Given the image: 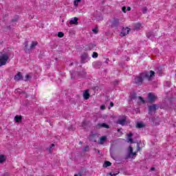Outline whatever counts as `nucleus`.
Masks as SVG:
<instances>
[{
	"label": "nucleus",
	"instance_id": "f257e3e1",
	"mask_svg": "<svg viewBox=\"0 0 176 176\" xmlns=\"http://www.w3.org/2000/svg\"><path fill=\"white\" fill-rule=\"evenodd\" d=\"M155 76V72L151 70L150 72H144L140 74V76L135 78V82L136 85H142L144 79L147 80H152V78Z\"/></svg>",
	"mask_w": 176,
	"mask_h": 176
},
{
	"label": "nucleus",
	"instance_id": "f03ea898",
	"mask_svg": "<svg viewBox=\"0 0 176 176\" xmlns=\"http://www.w3.org/2000/svg\"><path fill=\"white\" fill-rule=\"evenodd\" d=\"M8 60L9 55H8V54H1L0 56V67H2V65H6Z\"/></svg>",
	"mask_w": 176,
	"mask_h": 176
},
{
	"label": "nucleus",
	"instance_id": "7ed1b4c3",
	"mask_svg": "<svg viewBox=\"0 0 176 176\" xmlns=\"http://www.w3.org/2000/svg\"><path fill=\"white\" fill-rule=\"evenodd\" d=\"M157 109H159V106L157 104H153L148 107V113L152 115V113L156 112Z\"/></svg>",
	"mask_w": 176,
	"mask_h": 176
},
{
	"label": "nucleus",
	"instance_id": "20e7f679",
	"mask_svg": "<svg viewBox=\"0 0 176 176\" xmlns=\"http://www.w3.org/2000/svg\"><path fill=\"white\" fill-rule=\"evenodd\" d=\"M129 32H130V28H123L120 34V36H126V35H129Z\"/></svg>",
	"mask_w": 176,
	"mask_h": 176
},
{
	"label": "nucleus",
	"instance_id": "39448f33",
	"mask_svg": "<svg viewBox=\"0 0 176 176\" xmlns=\"http://www.w3.org/2000/svg\"><path fill=\"white\" fill-rule=\"evenodd\" d=\"M118 124H121V126H124L126 124V116H122V119H119L117 121Z\"/></svg>",
	"mask_w": 176,
	"mask_h": 176
},
{
	"label": "nucleus",
	"instance_id": "423d86ee",
	"mask_svg": "<svg viewBox=\"0 0 176 176\" xmlns=\"http://www.w3.org/2000/svg\"><path fill=\"white\" fill-rule=\"evenodd\" d=\"M156 98H157V96H156L154 94H152V93L148 94V100L151 102H153V101H155Z\"/></svg>",
	"mask_w": 176,
	"mask_h": 176
},
{
	"label": "nucleus",
	"instance_id": "0eeeda50",
	"mask_svg": "<svg viewBox=\"0 0 176 176\" xmlns=\"http://www.w3.org/2000/svg\"><path fill=\"white\" fill-rule=\"evenodd\" d=\"M87 58H89V55L87 54V53H84L81 56V63H82V64H84L85 63H86V60H87Z\"/></svg>",
	"mask_w": 176,
	"mask_h": 176
},
{
	"label": "nucleus",
	"instance_id": "6e6552de",
	"mask_svg": "<svg viewBox=\"0 0 176 176\" xmlns=\"http://www.w3.org/2000/svg\"><path fill=\"white\" fill-rule=\"evenodd\" d=\"M14 79L16 82H18V80H23V76L21 75V73L19 72L16 75H15Z\"/></svg>",
	"mask_w": 176,
	"mask_h": 176
},
{
	"label": "nucleus",
	"instance_id": "1a4fd4ad",
	"mask_svg": "<svg viewBox=\"0 0 176 176\" xmlns=\"http://www.w3.org/2000/svg\"><path fill=\"white\" fill-rule=\"evenodd\" d=\"M128 151L129 152V157H133V156L137 155V153H133V147H131V146L129 147Z\"/></svg>",
	"mask_w": 176,
	"mask_h": 176
},
{
	"label": "nucleus",
	"instance_id": "9d476101",
	"mask_svg": "<svg viewBox=\"0 0 176 176\" xmlns=\"http://www.w3.org/2000/svg\"><path fill=\"white\" fill-rule=\"evenodd\" d=\"M85 100H89L90 98V94L89 93V89H86L82 94Z\"/></svg>",
	"mask_w": 176,
	"mask_h": 176
},
{
	"label": "nucleus",
	"instance_id": "9b49d317",
	"mask_svg": "<svg viewBox=\"0 0 176 176\" xmlns=\"http://www.w3.org/2000/svg\"><path fill=\"white\" fill-rule=\"evenodd\" d=\"M111 27L114 28H118V27H119V21L118 19H115L114 21H113L111 23Z\"/></svg>",
	"mask_w": 176,
	"mask_h": 176
},
{
	"label": "nucleus",
	"instance_id": "f8f14e48",
	"mask_svg": "<svg viewBox=\"0 0 176 176\" xmlns=\"http://www.w3.org/2000/svg\"><path fill=\"white\" fill-rule=\"evenodd\" d=\"M69 24L70 25L78 24V18L77 17L72 18L69 21Z\"/></svg>",
	"mask_w": 176,
	"mask_h": 176
},
{
	"label": "nucleus",
	"instance_id": "ddd939ff",
	"mask_svg": "<svg viewBox=\"0 0 176 176\" xmlns=\"http://www.w3.org/2000/svg\"><path fill=\"white\" fill-rule=\"evenodd\" d=\"M98 127H104V129H109V125L107 124V123L103 122L102 124H98Z\"/></svg>",
	"mask_w": 176,
	"mask_h": 176
},
{
	"label": "nucleus",
	"instance_id": "4468645a",
	"mask_svg": "<svg viewBox=\"0 0 176 176\" xmlns=\"http://www.w3.org/2000/svg\"><path fill=\"white\" fill-rule=\"evenodd\" d=\"M106 140H107V136H102V138H100V141L98 142V144H100L101 145H102V144H104Z\"/></svg>",
	"mask_w": 176,
	"mask_h": 176
},
{
	"label": "nucleus",
	"instance_id": "2eb2a0df",
	"mask_svg": "<svg viewBox=\"0 0 176 176\" xmlns=\"http://www.w3.org/2000/svg\"><path fill=\"white\" fill-rule=\"evenodd\" d=\"M38 45V41H32L30 49H35V46Z\"/></svg>",
	"mask_w": 176,
	"mask_h": 176
},
{
	"label": "nucleus",
	"instance_id": "dca6fc26",
	"mask_svg": "<svg viewBox=\"0 0 176 176\" xmlns=\"http://www.w3.org/2000/svg\"><path fill=\"white\" fill-rule=\"evenodd\" d=\"M21 119H22L21 116H16L14 117V120H15V122H16V123H19V122H21Z\"/></svg>",
	"mask_w": 176,
	"mask_h": 176
},
{
	"label": "nucleus",
	"instance_id": "f3484780",
	"mask_svg": "<svg viewBox=\"0 0 176 176\" xmlns=\"http://www.w3.org/2000/svg\"><path fill=\"white\" fill-rule=\"evenodd\" d=\"M127 135H128V142H131V144H133V139H131V137H133V133H129Z\"/></svg>",
	"mask_w": 176,
	"mask_h": 176
},
{
	"label": "nucleus",
	"instance_id": "a211bd4d",
	"mask_svg": "<svg viewBox=\"0 0 176 176\" xmlns=\"http://www.w3.org/2000/svg\"><path fill=\"white\" fill-rule=\"evenodd\" d=\"M136 100H137L138 102H142L143 104L145 102V100L141 96L136 98Z\"/></svg>",
	"mask_w": 176,
	"mask_h": 176
},
{
	"label": "nucleus",
	"instance_id": "6ab92c4d",
	"mask_svg": "<svg viewBox=\"0 0 176 176\" xmlns=\"http://www.w3.org/2000/svg\"><path fill=\"white\" fill-rule=\"evenodd\" d=\"M146 36H147V38H148V39H153V37L155 36L151 32H148L146 34Z\"/></svg>",
	"mask_w": 176,
	"mask_h": 176
},
{
	"label": "nucleus",
	"instance_id": "aec40b11",
	"mask_svg": "<svg viewBox=\"0 0 176 176\" xmlns=\"http://www.w3.org/2000/svg\"><path fill=\"white\" fill-rule=\"evenodd\" d=\"M137 129H142L144 127V123L142 122H138L136 124Z\"/></svg>",
	"mask_w": 176,
	"mask_h": 176
},
{
	"label": "nucleus",
	"instance_id": "412c9836",
	"mask_svg": "<svg viewBox=\"0 0 176 176\" xmlns=\"http://www.w3.org/2000/svg\"><path fill=\"white\" fill-rule=\"evenodd\" d=\"M6 160V157L3 155H0V163H3Z\"/></svg>",
	"mask_w": 176,
	"mask_h": 176
},
{
	"label": "nucleus",
	"instance_id": "4be33fe9",
	"mask_svg": "<svg viewBox=\"0 0 176 176\" xmlns=\"http://www.w3.org/2000/svg\"><path fill=\"white\" fill-rule=\"evenodd\" d=\"M112 164L110 162L106 161L103 164V167H109Z\"/></svg>",
	"mask_w": 176,
	"mask_h": 176
},
{
	"label": "nucleus",
	"instance_id": "5701e85b",
	"mask_svg": "<svg viewBox=\"0 0 176 176\" xmlns=\"http://www.w3.org/2000/svg\"><path fill=\"white\" fill-rule=\"evenodd\" d=\"M142 25L141 23H136L135 25V30H140L142 28Z\"/></svg>",
	"mask_w": 176,
	"mask_h": 176
},
{
	"label": "nucleus",
	"instance_id": "b1692460",
	"mask_svg": "<svg viewBox=\"0 0 176 176\" xmlns=\"http://www.w3.org/2000/svg\"><path fill=\"white\" fill-rule=\"evenodd\" d=\"M79 2H80V0H75L74 1V6L76 8H78V6H79Z\"/></svg>",
	"mask_w": 176,
	"mask_h": 176
},
{
	"label": "nucleus",
	"instance_id": "393cba45",
	"mask_svg": "<svg viewBox=\"0 0 176 176\" xmlns=\"http://www.w3.org/2000/svg\"><path fill=\"white\" fill-rule=\"evenodd\" d=\"M92 57L93 58H97V57H98V54L97 52H93Z\"/></svg>",
	"mask_w": 176,
	"mask_h": 176
},
{
	"label": "nucleus",
	"instance_id": "a878e982",
	"mask_svg": "<svg viewBox=\"0 0 176 176\" xmlns=\"http://www.w3.org/2000/svg\"><path fill=\"white\" fill-rule=\"evenodd\" d=\"M58 38H63L64 36V33L59 32L58 33Z\"/></svg>",
	"mask_w": 176,
	"mask_h": 176
},
{
	"label": "nucleus",
	"instance_id": "bb28decb",
	"mask_svg": "<svg viewBox=\"0 0 176 176\" xmlns=\"http://www.w3.org/2000/svg\"><path fill=\"white\" fill-rule=\"evenodd\" d=\"M92 31L94 34H98V28H95L94 29H93Z\"/></svg>",
	"mask_w": 176,
	"mask_h": 176
},
{
	"label": "nucleus",
	"instance_id": "cd10ccee",
	"mask_svg": "<svg viewBox=\"0 0 176 176\" xmlns=\"http://www.w3.org/2000/svg\"><path fill=\"white\" fill-rule=\"evenodd\" d=\"M24 46H25V52H27V47H28V41H25V43H24Z\"/></svg>",
	"mask_w": 176,
	"mask_h": 176
},
{
	"label": "nucleus",
	"instance_id": "c85d7f7f",
	"mask_svg": "<svg viewBox=\"0 0 176 176\" xmlns=\"http://www.w3.org/2000/svg\"><path fill=\"white\" fill-rule=\"evenodd\" d=\"M142 12L144 14L146 13V12H148V9L146 8V7H144L142 8Z\"/></svg>",
	"mask_w": 176,
	"mask_h": 176
},
{
	"label": "nucleus",
	"instance_id": "c756f323",
	"mask_svg": "<svg viewBox=\"0 0 176 176\" xmlns=\"http://www.w3.org/2000/svg\"><path fill=\"white\" fill-rule=\"evenodd\" d=\"M25 78V80L27 81V80H28V79H30L31 76L30 75L27 74Z\"/></svg>",
	"mask_w": 176,
	"mask_h": 176
},
{
	"label": "nucleus",
	"instance_id": "7c9ffc66",
	"mask_svg": "<svg viewBox=\"0 0 176 176\" xmlns=\"http://www.w3.org/2000/svg\"><path fill=\"white\" fill-rule=\"evenodd\" d=\"M122 10L124 13H126V7H122Z\"/></svg>",
	"mask_w": 176,
	"mask_h": 176
},
{
	"label": "nucleus",
	"instance_id": "2f4dec72",
	"mask_svg": "<svg viewBox=\"0 0 176 176\" xmlns=\"http://www.w3.org/2000/svg\"><path fill=\"white\" fill-rule=\"evenodd\" d=\"M100 109H102V110L105 109V106L104 105H102L100 107Z\"/></svg>",
	"mask_w": 176,
	"mask_h": 176
},
{
	"label": "nucleus",
	"instance_id": "473e14b6",
	"mask_svg": "<svg viewBox=\"0 0 176 176\" xmlns=\"http://www.w3.org/2000/svg\"><path fill=\"white\" fill-rule=\"evenodd\" d=\"M126 10H128V12H130V10H131V8L127 7Z\"/></svg>",
	"mask_w": 176,
	"mask_h": 176
},
{
	"label": "nucleus",
	"instance_id": "72a5a7b5",
	"mask_svg": "<svg viewBox=\"0 0 176 176\" xmlns=\"http://www.w3.org/2000/svg\"><path fill=\"white\" fill-rule=\"evenodd\" d=\"M74 176H82V174L78 173V174H77V175H74Z\"/></svg>",
	"mask_w": 176,
	"mask_h": 176
},
{
	"label": "nucleus",
	"instance_id": "f704fd0d",
	"mask_svg": "<svg viewBox=\"0 0 176 176\" xmlns=\"http://www.w3.org/2000/svg\"><path fill=\"white\" fill-rule=\"evenodd\" d=\"M87 149H89V146H87L85 148V151H87Z\"/></svg>",
	"mask_w": 176,
	"mask_h": 176
},
{
	"label": "nucleus",
	"instance_id": "c9c22d12",
	"mask_svg": "<svg viewBox=\"0 0 176 176\" xmlns=\"http://www.w3.org/2000/svg\"><path fill=\"white\" fill-rule=\"evenodd\" d=\"M110 107H113V102H111L110 103Z\"/></svg>",
	"mask_w": 176,
	"mask_h": 176
},
{
	"label": "nucleus",
	"instance_id": "e433bc0d",
	"mask_svg": "<svg viewBox=\"0 0 176 176\" xmlns=\"http://www.w3.org/2000/svg\"><path fill=\"white\" fill-rule=\"evenodd\" d=\"M140 149H141V148L140 147V145H138V151H140Z\"/></svg>",
	"mask_w": 176,
	"mask_h": 176
},
{
	"label": "nucleus",
	"instance_id": "4c0bfd02",
	"mask_svg": "<svg viewBox=\"0 0 176 176\" xmlns=\"http://www.w3.org/2000/svg\"><path fill=\"white\" fill-rule=\"evenodd\" d=\"M151 171H155V168L153 167V168H151Z\"/></svg>",
	"mask_w": 176,
	"mask_h": 176
},
{
	"label": "nucleus",
	"instance_id": "58836bf2",
	"mask_svg": "<svg viewBox=\"0 0 176 176\" xmlns=\"http://www.w3.org/2000/svg\"><path fill=\"white\" fill-rule=\"evenodd\" d=\"M131 100H135V96H132Z\"/></svg>",
	"mask_w": 176,
	"mask_h": 176
},
{
	"label": "nucleus",
	"instance_id": "ea45409f",
	"mask_svg": "<svg viewBox=\"0 0 176 176\" xmlns=\"http://www.w3.org/2000/svg\"><path fill=\"white\" fill-rule=\"evenodd\" d=\"M110 175H111V176H116V175L112 174V173H110Z\"/></svg>",
	"mask_w": 176,
	"mask_h": 176
},
{
	"label": "nucleus",
	"instance_id": "a19ab883",
	"mask_svg": "<svg viewBox=\"0 0 176 176\" xmlns=\"http://www.w3.org/2000/svg\"><path fill=\"white\" fill-rule=\"evenodd\" d=\"M52 146H54V144H52Z\"/></svg>",
	"mask_w": 176,
	"mask_h": 176
},
{
	"label": "nucleus",
	"instance_id": "79ce46f5",
	"mask_svg": "<svg viewBox=\"0 0 176 176\" xmlns=\"http://www.w3.org/2000/svg\"><path fill=\"white\" fill-rule=\"evenodd\" d=\"M118 131H120V129H118Z\"/></svg>",
	"mask_w": 176,
	"mask_h": 176
}]
</instances>
